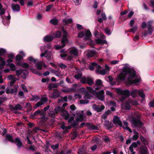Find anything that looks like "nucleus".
<instances>
[{"label":"nucleus","instance_id":"nucleus-1","mask_svg":"<svg viewBox=\"0 0 154 154\" xmlns=\"http://www.w3.org/2000/svg\"><path fill=\"white\" fill-rule=\"evenodd\" d=\"M127 77V82L130 84H135L140 82V79L137 78V75L135 71L129 67H125L117 76L118 79L120 80H124Z\"/></svg>","mask_w":154,"mask_h":154},{"label":"nucleus","instance_id":"nucleus-2","mask_svg":"<svg viewBox=\"0 0 154 154\" xmlns=\"http://www.w3.org/2000/svg\"><path fill=\"white\" fill-rule=\"evenodd\" d=\"M116 91L118 95L122 96L119 98L121 102H123L130 95L133 97H136L139 91L138 90L135 89L130 92L128 90H122L120 88H117Z\"/></svg>","mask_w":154,"mask_h":154},{"label":"nucleus","instance_id":"nucleus-3","mask_svg":"<svg viewBox=\"0 0 154 154\" xmlns=\"http://www.w3.org/2000/svg\"><path fill=\"white\" fill-rule=\"evenodd\" d=\"M0 17L2 19V22L5 25L8 26L9 25L11 16L8 13V15L6 16L5 10L4 8H2V6L1 2H0Z\"/></svg>","mask_w":154,"mask_h":154},{"label":"nucleus","instance_id":"nucleus-4","mask_svg":"<svg viewBox=\"0 0 154 154\" xmlns=\"http://www.w3.org/2000/svg\"><path fill=\"white\" fill-rule=\"evenodd\" d=\"M113 122L115 125H118L125 129H126L130 132H131L132 131L130 128L128 127V123L126 121H124V125H122V122L119 118L117 116H114L113 119Z\"/></svg>","mask_w":154,"mask_h":154},{"label":"nucleus","instance_id":"nucleus-5","mask_svg":"<svg viewBox=\"0 0 154 154\" xmlns=\"http://www.w3.org/2000/svg\"><path fill=\"white\" fill-rule=\"evenodd\" d=\"M69 37V35L66 31L63 29V31L62 38L61 39V43L63 45L61 46L59 45L56 46L55 47L56 49L58 50L64 47L65 45V44L68 42Z\"/></svg>","mask_w":154,"mask_h":154},{"label":"nucleus","instance_id":"nucleus-6","mask_svg":"<svg viewBox=\"0 0 154 154\" xmlns=\"http://www.w3.org/2000/svg\"><path fill=\"white\" fill-rule=\"evenodd\" d=\"M152 21H149L147 22V27L148 30L147 32L144 31L142 33V34L143 36H146L148 34L151 35L153 31V27L152 26Z\"/></svg>","mask_w":154,"mask_h":154},{"label":"nucleus","instance_id":"nucleus-7","mask_svg":"<svg viewBox=\"0 0 154 154\" xmlns=\"http://www.w3.org/2000/svg\"><path fill=\"white\" fill-rule=\"evenodd\" d=\"M84 38L85 40H90L91 37V34L90 31L89 30H87L85 32H81L79 33L78 36L79 38H82L84 36Z\"/></svg>","mask_w":154,"mask_h":154},{"label":"nucleus","instance_id":"nucleus-8","mask_svg":"<svg viewBox=\"0 0 154 154\" xmlns=\"http://www.w3.org/2000/svg\"><path fill=\"white\" fill-rule=\"evenodd\" d=\"M92 65L94 66H96L97 69L96 70V72L99 74H101L102 75H105L106 72V70L105 69H103L101 70L100 69L102 68L101 66L99 65H98L97 64L93 62L92 63Z\"/></svg>","mask_w":154,"mask_h":154},{"label":"nucleus","instance_id":"nucleus-9","mask_svg":"<svg viewBox=\"0 0 154 154\" xmlns=\"http://www.w3.org/2000/svg\"><path fill=\"white\" fill-rule=\"evenodd\" d=\"M69 52L72 55L74 56H77L78 54V49L75 47H72L68 49Z\"/></svg>","mask_w":154,"mask_h":154},{"label":"nucleus","instance_id":"nucleus-10","mask_svg":"<svg viewBox=\"0 0 154 154\" xmlns=\"http://www.w3.org/2000/svg\"><path fill=\"white\" fill-rule=\"evenodd\" d=\"M141 122L138 119H133L131 122V125L133 127L141 126Z\"/></svg>","mask_w":154,"mask_h":154},{"label":"nucleus","instance_id":"nucleus-11","mask_svg":"<svg viewBox=\"0 0 154 154\" xmlns=\"http://www.w3.org/2000/svg\"><path fill=\"white\" fill-rule=\"evenodd\" d=\"M7 78L8 80L11 81L10 84L11 85H13L14 84L16 81L18 80V79L16 78L15 75L11 74L8 75L7 76Z\"/></svg>","mask_w":154,"mask_h":154},{"label":"nucleus","instance_id":"nucleus-12","mask_svg":"<svg viewBox=\"0 0 154 154\" xmlns=\"http://www.w3.org/2000/svg\"><path fill=\"white\" fill-rule=\"evenodd\" d=\"M92 107L95 110L98 112L101 111L105 108L104 106L103 105L97 106L95 104H94L92 106Z\"/></svg>","mask_w":154,"mask_h":154},{"label":"nucleus","instance_id":"nucleus-13","mask_svg":"<svg viewBox=\"0 0 154 154\" xmlns=\"http://www.w3.org/2000/svg\"><path fill=\"white\" fill-rule=\"evenodd\" d=\"M147 148L144 146H141L139 150V154H147Z\"/></svg>","mask_w":154,"mask_h":154},{"label":"nucleus","instance_id":"nucleus-14","mask_svg":"<svg viewBox=\"0 0 154 154\" xmlns=\"http://www.w3.org/2000/svg\"><path fill=\"white\" fill-rule=\"evenodd\" d=\"M104 92L103 90L98 92L97 94V97L100 100H103L104 99Z\"/></svg>","mask_w":154,"mask_h":154},{"label":"nucleus","instance_id":"nucleus-15","mask_svg":"<svg viewBox=\"0 0 154 154\" xmlns=\"http://www.w3.org/2000/svg\"><path fill=\"white\" fill-rule=\"evenodd\" d=\"M60 114L66 120L68 119L69 118V114L68 112L64 109L61 112Z\"/></svg>","mask_w":154,"mask_h":154},{"label":"nucleus","instance_id":"nucleus-16","mask_svg":"<svg viewBox=\"0 0 154 154\" xmlns=\"http://www.w3.org/2000/svg\"><path fill=\"white\" fill-rule=\"evenodd\" d=\"M60 93L58 91L56 90L51 94V97L53 99H56L59 97Z\"/></svg>","mask_w":154,"mask_h":154},{"label":"nucleus","instance_id":"nucleus-17","mask_svg":"<svg viewBox=\"0 0 154 154\" xmlns=\"http://www.w3.org/2000/svg\"><path fill=\"white\" fill-rule=\"evenodd\" d=\"M138 146L137 145V143L136 142H133L130 146L129 148V149L131 152V154H135V152L134 151L133 148H137Z\"/></svg>","mask_w":154,"mask_h":154},{"label":"nucleus","instance_id":"nucleus-18","mask_svg":"<svg viewBox=\"0 0 154 154\" xmlns=\"http://www.w3.org/2000/svg\"><path fill=\"white\" fill-rule=\"evenodd\" d=\"M130 103L129 102H128V100L126 101L125 104H122L121 105V106L122 109H130L131 108Z\"/></svg>","mask_w":154,"mask_h":154},{"label":"nucleus","instance_id":"nucleus-19","mask_svg":"<svg viewBox=\"0 0 154 154\" xmlns=\"http://www.w3.org/2000/svg\"><path fill=\"white\" fill-rule=\"evenodd\" d=\"M11 7L14 11H19L20 10V6L19 4L13 3L11 5Z\"/></svg>","mask_w":154,"mask_h":154},{"label":"nucleus","instance_id":"nucleus-20","mask_svg":"<svg viewBox=\"0 0 154 154\" xmlns=\"http://www.w3.org/2000/svg\"><path fill=\"white\" fill-rule=\"evenodd\" d=\"M14 143H16L18 148H20L22 146V142L21 141L20 139L18 137L15 138Z\"/></svg>","mask_w":154,"mask_h":154},{"label":"nucleus","instance_id":"nucleus-21","mask_svg":"<svg viewBox=\"0 0 154 154\" xmlns=\"http://www.w3.org/2000/svg\"><path fill=\"white\" fill-rule=\"evenodd\" d=\"M61 128L63 129H64V131H63V133H65L68 132V130L71 127L69 126H65V125L64 123L62 124L60 126Z\"/></svg>","mask_w":154,"mask_h":154},{"label":"nucleus","instance_id":"nucleus-22","mask_svg":"<svg viewBox=\"0 0 154 154\" xmlns=\"http://www.w3.org/2000/svg\"><path fill=\"white\" fill-rule=\"evenodd\" d=\"M54 39L53 36L51 35H47L44 38V41L45 42H49L52 41Z\"/></svg>","mask_w":154,"mask_h":154},{"label":"nucleus","instance_id":"nucleus-23","mask_svg":"<svg viewBox=\"0 0 154 154\" xmlns=\"http://www.w3.org/2000/svg\"><path fill=\"white\" fill-rule=\"evenodd\" d=\"M43 64V62L42 61H38L35 66L38 69L40 70L42 69Z\"/></svg>","mask_w":154,"mask_h":154},{"label":"nucleus","instance_id":"nucleus-24","mask_svg":"<svg viewBox=\"0 0 154 154\" xmlns=\"http://www.w3.org/2000/svg\"><path fill=\"white\" fill-rule=\"evenodd\" d=\"M63 22L64 25H67L71 23L72 22V20L71 18L67 19H64L63 20Z\"/></svg>","mask_w":154,"mask_h":154},{"label":"nucleus","instance_id":"nucleus-25","mask_svg":"<svg viewBox=\"0 0 154 154\" xmlns=\"http://www.w3.org/2000/svg\"><path fill=\"white\" fill-rule=\"evenodd\" d=\"M18 87L19 86L18 85L14 86V88L11 89L10 91L11 93H13L15 95L16 94Z\"/></svg>","mask_w":154,"mask_h":154},{"label":"nucleus","instance_id":"nucleus-26","mask_svg":"<svg viewBox=\"0 0 154 154\" xmlns=\"http://www.w3.org/2000/svg\"><path fill=\"white\" fill-rule=\"evenodd\" d=\"M28 74V71L25 69H22V75L21 77L23 79L25 78L26 76Z\"/></svg>","mask_w":154,"mask_h":154},{"label":"nucleus","instance_id":"nucleus-27","mask_svg":"<svg viewBox=\"0 0 154 154\" xmlns=\"http://www.w3.org/2000/svg\"><path fill=\"white\" fill-rule=\"evenodd\" d=\"M74 90V89L73 88H69L63 89L62 91L65 93H69L73 92Z\"/></svg>","mask_w":154,"mask_h":154},{"label":"nucleus","instance_id":"nucleus-28","mask_svg":"<svg viewBox=\"0 0 154 154\" xmlns=\"http://www.w3.org/2000/svg\"><path fill=\"white\" fill-rule=\"evenodd\" d=\"M104 125L107 128H110L112 127L113 124L109 121H106L105 122Z\"/></svg>","mask_w":154,"mask_h":154},{"label":"nucleus","instance_id":"nucleus-29","mask_svg":"<svg viewBox=\"0 0 154 154\" xmlns=\"http://www.w3.org/2000/svg\"><path fill=\"white\" fill-rule=\"evenodd\" d=\"M111 113V111L109 110H108L105 113L102 115V118L103 119H106L108 114H110Z\"/></svg>","mask_w":154,"mask_h":154},{"label":"nucleus","instance_id":"nucleus-30","mask_svg":"<svg viewBox=\"0 0 154 154\" xmlns=\"http://www.w3.org/2000/svg\"><path fill=\"white\" fill-rule=\"evenodd\" d=\"M87 83L88 85H91L94 83V81L92 78L90 77H87Z\"/></svg>","mask_w":154,"mask_h":154},{"label":"nucleus","instance_id":"nucleus-31","mask_svg":"<svg viewBox=\"0 0 154 154\" xmlns=\"http://www.w3.org/2000/svg\"><path fill=\"white\" fill-rule=\"evenodd\" d=\"M63 108L60 107L59 106H58L55 107L54 109V111L55 113L57 114L59 112H61L63 110Z\"/></svg>","mask_w":154,"mask_h":154},{"label":"nucleus","instance_id":"nucleus-32","mask_svg":"<svg viewBox=\"0 0 154 154\" xmlns=\"http://www.w3.org/2000/svg\"><path fill=\"white\" fill-rule=\"evenodd\" d=\"M87 125L89 126V128L91 130H94L98 129L97 126L95 125H91L89 123H88Z\"/></svg>","mask_w":154,"mask_h":154},{"label":"nucleus","instance_id":"nucleus-33","mask_svg":"<svg viewBox=\"0 0 154 154\" xmlns=\"http://www.w3.org/2000/svg\"><path fill=\"white\" fill-rule=\"evenodd\" d=\"M134 135L133 136L132 139L133 140H136L139 137V133L136 131H134Z\"/></svg>","mask_w":154,"mask_h":154},{"label":"nucleus","instance_id":"nucleus-34","mask_svg":"<svg viewBox=\"0 0 154 154\" xmlns=\"http://www.w3.org/2000/svg\"><path fill=\"white\" fill-rule=\"evenodd\" d=\"M96 42L99 44H106L107 42L106 41H103L100 39H97L96 40Z\"/></svg>","mask_w":154,"mask_h":154},{"label":"nucleus","instance_id":"nucleus-35","mask_svg":"<svg viewBox=\"0 0 154 154\" xmlns=\"http://www.w3.org/2000/svg\"><path fill=\"white\" fill-rule=\"evenodd\" d=\"M48 86L49 90H51L53 88H57L58 85L56 84H50L48 85Z\"/></svg>","mask_w":154,"mask_h":154},{"label":"nucleus","instance_id":"nucleus-36","mask_svg":"<svg viewBox=\"0 0 154 154\" xmlns=\"http://www.w3.org/2000/svg\"><path fill=\"white\" fill-rule=\"evenodd\" d=\"M0 61L1 62V64H0V67L3 68L5 64V61L4 59L0 57Z\"/></svg>","mask_w":154,"mask_h":154},{"label":"nucleus","instance_id":"nucleus-37","mask_svg":"<svg viewBox=\"0 0 154 154\" xmlns=\"http://www.w3.org/2000/svg\"><path fill=\"white\" fill-rule=\"evenodd\" d=\"M138 94L140 97L143 99H144L145 98V95L144 94L143 91L142 90H139L138 91Z\"/></svg>","mask_w":154,"mask_h":154},{"label":"nucleus","instance_id":"nucleus-38","mask_svg":"<svg viewBox=\"0 0 154 154\" xmlns=\"http://www.w3.org/2000/svg\"><path fill=\"white\" fill-rule=\"evenodd\" d=\"M79 92L83 94H86L88 91H86L84 87H82L79 89Z\"/></svg>","mask_w":154,"mask_h":154},{"label":"nucleus","instance_id":"nucleus-39","mask_svg":"<svg viewBox=\"0 0 154 154\" xmlns=\"http://www.w3.org/2000/svg\"><path fill=\"white\" fill-rule=\"evenodd\" d=\"M132 27V28L130 29L129 32L134 33L137 30V26H135L134 27Z\"/></svg>","mask_w":154,"mask_h":154},{"label":"nucleus","instance_id":"nucleus-40","mask_svg":"<svg viewBox=\"0 0 154 154\" xmlns=\"http://www.w3.org/2000/svg\"><path fill=\"white\" fill-rule=\"evenodd\" d=\"M50 22L53 25H57L58 23V20L56 19H51L50 20Z\"/></svg>","mask_w":154,"mask_h":154},{"label":"nucleus","instance_id":"nucleus-41","mask_svg":"<svg viewBox=\"0 0 154 154\" xmlns=\"http://www.w3.org/2000/svg\"><path fill=\"white\" fill-rule=\"evenodd\" d=\"M40 98L38 96V95H35L32 96V98L31 99V101H33L34 100H35L37 101H38L39 99Z\"/></svg>","mask_w":154,"mask_h":154},{"label":"nucleus","instance_id":"nucleus-42","mask_svg":"<svg viewBox=\"0 0 154 154\" xmlns=\"http://www.w3.org/2000/svg\"><path fill=\"white\" fill-rule=\"evenodd\" d=\"M22 108L21 106L19 104H17L13 108V109L15 110H21Z\"/></svg>","mask_w":154,"mask_h":154},{"label":"nucleus","instance_id":"nucleus-43","mask_svg":"<svg viewBox=\"0 0 154 154\" xmlns=\"http://www.w3.org/2000/svg\"><path fill=\"white\" fill-rule=\"evenodd\" d=\"M48 114L52 118H54L55 117V115L56 114L55 113V112L54 111H50L48 113Z\"/></svg>","mask_w":154,"mask_h":154},{"label":"nucleus","instance_id":"nucleus-44","mask_svg":"<svg viewBox=\"0 0 154 154\" xmlns=\"http://www.w3.org/2000/svg\"><path fill=\"white\" fill-rule=\"evenodd\" d=\"M77 117L79 120L82 121L83 120V116L82 113L80 114L79 113L77 114Z\"/></svg>","mask_w":154,"mask_h":154},{"label":"nucleus","instance_id":"nucleus-45","mask_svg":"<svg viewBox=\"0 0 154 154\" xmlns=\"http://www.w3.org/2000/svg\"><path fill=\"white\" fill-rule=\"evenodd\" d=\"M96 85L97 86H102V82L100 79H97L95 83Z\"/></svg>","mask_w":154,"mask_h":154},{"label":"nucleus","instance_id":"nucleus-46","mask_svg":"<svg viewBox=\"0 0 154 154\" xmlns=\"http://www.w3.org/2000/svg\"><path fill=\"white\" fill-rule=\"evenodd\" d=\"M6 139L11 142H14V140L12 139V136L10 135H7L6 136Z\"/></svg>","mask_w":154,"mask_h":154},{"label":"nucleus","instance_id":"nucleus-47","mask_svg":"<svg viewBox=\"0 0 154 154\" xmlns=\"http://www.w3.org/2000/svg\"><path fill=\"white\" fill-rule=\"evenodd\" d=\"M9 67L11 71H14L16 69L15 66L13 63H11L9 65Z\"/></svg>","mask_w":154,"mask_h":154},{"label":"nucleus","instance_id":"nucleus-48","mask_svg":"<svg viewBox=\"0 0 154 154\" xmlns=\"http://www.w3.org/2000/svg\"><path fill=\"white\" fill-rule=\"evenodd\" d=\"M16 75L17 76H19L20 75L22 74V69H20L17 70H16L15 71Z\"/></svg>","mask_w":154,"mask_h":154},{"label":"nucleus","instance_id":"nucleus-49","mask_svg":"<svg viewBox=\"0 0 154 154\" xmlns=\"http://www.w3.org/2000/svg\"><path fill=\"white\" fill-rule=\"evenodd\" d=\"M128 102H129L131 105H136L137 103V102L136 101L131 100H128Z\"/></svg>","mask_w":154,"mask_h":154},{"label":"nucleus","instance_id":"nucleus-50","mask_svg":"<svg viewBox=\"0 0 154 154\" xmlns=\"http://www.w3.org/2000/svg\"><path fill=\"white\" fill-rule=\"evenodd\" d=\"M87 77H83L80 80L82 83L85 84L87 82Z\"/></svg>","mask_w":154,"mask_h":154},{"label":"nucleus","instance_id":"nucleus-51","mask_svg":"<svg viewBox=\"0 0 154 154\" xmlns=\"http://www.w3.org/2000/svg\"><path fill=\"white\" fill-rule=\"evenodd\" d=\"M85 94L84 97V98L86 99H90L92 97V96L89 94H88V92L86 94Z\"/></svg>","mask_w":154,"mask_h":154},{"label":"nucleus","instance_id":"nucleus-52","mask_svg":"<svg viewBox=\"0 0 154 154\" xmlns=\"http://www.w3.org/2000/svg\"><path fill=\"white\" fill-rule=\"evenodd\" d=\"M87 90L90 92L92 93H94L95 91L94 89L92 88L91 87H86Z\"/></svg>","mask_w":154,"mask_h":154},{"label":"nucleus","instance_id":"nucleus-53","mask_svg":"<svg viewBox=\"0 0 154 154\" xmlns=\"http://www.w3.org/2000/svg\"><path fill=\"white\" fill-rule=\"evenodd\" d=\"M103 140L106 143H109L111 141L110 139L108 137H106L103 138Z\"/></svg>","mask_w":154,"mask_h":154},{"label":"nucleus","instance_id":"nucleus-54","mask_svg":"<svg viewBox=\"0 0 154 154\" xmlns=\"http://www.w3.org/2000/svg\"><path fill=\"white\" fill-rule=\"evenodd\" d=\"M43 104L44 103H43L40 100L38 102L35 104V106L36 107V108H37Z\"/></svg>","mask_w":154,"mask_h":154},{"label":"nucleus","instance_id":"nucleus-55","mask_svg":"<svg viewBox=\"0 0 154 154\" xmlns=\"http://www.w3.org/2000/svg\"><path fill=\"white\" fill-rule=\"evenodd\" d=\"M95 55V53L94 51H91L88 54V57H93Z\"/></svg>","mask_w":154,"mask_h":154},{"label":"nucleus","instance_id":"nucleus-56","mask_svg":"<svg viewBox=\"0 0 154 154\" xmlns=\"http://www.w3.org/2000/svg\"><path fill=\"white\" fill-rule=\"evenodd\" d=\"M82 74L81 73H78L77 74L75 75V78L77 79H79L81 78V77L82 76Z\"/></svg>","mask_w":154,"mask_h":154},{"label":"nucleus","instance_id":"nucleus-57","mask_svg":"<svg viewBox=\"0 0 154 154\" xmlns=\"http://www.w3.org/2000/svg\"><path fill=\"white\" fill-rule=\"evenodd\" d=\"M59 67L62 69H64L67 67V66L62 63L59 64Z\"/></svg>","mask_w":154,"mask_h":154},{"label":"nucleus","instance_id":"nucleus-58","mask_svg":"<svg viewBox=\"0 0 154 154\" xmlns=\"http://www.w3.org/2000/svg\"><path fill=\"white\" fill-rule=\"evenodd\" d=\"M23 58V56L20 55L19 54L17 55L16 57V60H21Z\"/></svg>","mask_w":154,"mask_h":154},{"label":"nucleus","instance_id":"nucleus-59","mask_svg":"<svg viewBox=\"0 0 154 154\" xmlns=\"http://www.w3.org/2000/svg\"><path fill=\"white\" fill-rule=\"evenodd\" d=\"M28 59L30 61H33L34 63H35L37 61V59H34L32 57H28Z\"/></svg>","mask_w":154,"mask_h":154},{"label":"nucleus","instance_id":"nucleus-60","mask_svg":"<svg viewBox=\"0 0 154 154\" xmlns=\"http://www.w3.org/2000/svg\"><path fill=\"white\" fill-rule=\"evenodd\" d=\"M40 100L43 103H44V104L48 100V99L46 97H42L41 98Z\"/></svg>","mask_w":154,"mask_h":154},{"label":"nucleus","instance_id":"nucleus-61","mask_svg":"<svg viewBox=\"0 0 154 154\" xmlns=\"http://www.w3.org/2000/svg\"><path fill=\"white\" fill-rule=\"evenodd\" d=\"M55 36L56 38H59L61 36V33L59 31H57L55 33Z\"/></svg>","mask_w":154,"mask_h":154},{"label":"nucleus","instance_id":"nucleus-62","mask_svg":"<svg viewBox=\"0 0 154 154\" xmlns=\"http://www.w3.org/2000/svg\"><path fill=\"white\" fill-rule=\"evenodd\" d=\"M59 146V144H57L55 145H52L51 146V148L54 150H55L57 149Z\"/></svg>","mask_w":154,"mask_h":154},{"label":"nucleus","instance_id":"nucleus-63","mask_svg":"<svg viewBox=\"0 0 154 154\" xmlns=\"http://www.w3.org/2000/svg\"><path fill=\"white\" fill-rule=\"evenodd\" d=\"M6 53V51L3 48H0V55H2Z\"/></svg>","mask_w":154,"mask_h":154},{"label":"nucleus","instance_id":"nucleus-64","mask_svg":"<svg viewBox=\"0 0 154 154\" xmlns=\"http://www.w3.org/2000/svg\"><path fill=\"white\" fill-rule=\"evenodd\" d=\"M106 94L107 95L110 96V97H113V94L111 92L107 91L106 92Z\"/></svg>","mask_w":154,"mask_h":154}]
</instances>
